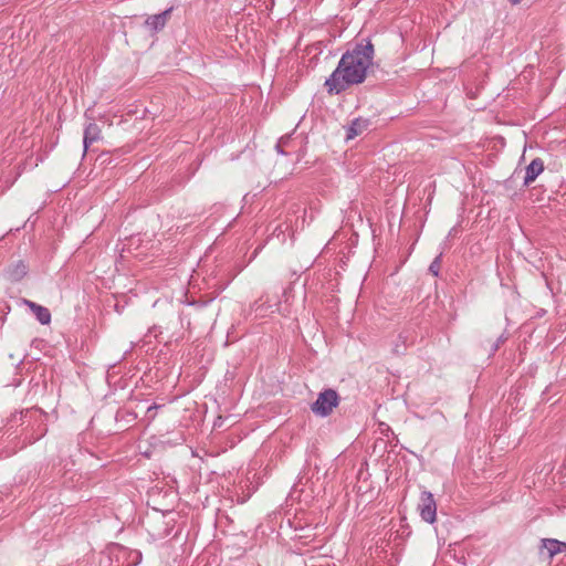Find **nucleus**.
I'll list each match as a JSON object with an SVG mask.
<instances>
[{
	"instance_id": "6e6552de",
	"label": "nucleus",
	"mask_w": 566,
	"mask_h": 566,
	"mask_svg": "<svg viewBox=\"0 0 566 566\" xmlns=\"http://www.w3.org/2000/svg\"><path fill=\"white\" fill-rule=\"evenodd\" d=\"M24 303L30 307L42 325H46L51 322V313L46 307L28 300H24Z\"/></svg>"
},
{
	"instance_id": "7ed1b4c3",
	"label": "nucleus",
	"mask_w": 566,
	"mask_h": 566,
	"mask_svg": "<svg viewBox=\"0 0 566 566\" xmlns=\"http://www.w3.org/2000/svg\"><path fill=\"white\" fill-rule=\"evenodd\" d=\"M421 518L427 523H433L437 516V504L431 492L423 491L418 505Z\"/></svg>"
},
{
	"instance_id": "f8f14e48",
	"label": "nucleus",
	"mask_w": 566,
	"mask_h": 566,
	"mask_svg": "<svg viewBox=\"0 0 566 566\" xmlns=\"http://www.w3.org/2000/svg\"><path fill=\"white\" fill-rule=\"evenodd\" d=\"M277 513H273L272 515H269L268 517V521H266V524H268V527L271 528L272 531H274V527H273V524H277Z\"/></svg>"
},
{
	"instance_id": "1a4fd4ad",
	"label": "nucleus",
	"mask_w": 566,
	"mask_h": 566,
	"mask_svg": "<svg viewBox=\"0 0 566 566\" xmlns=\"http://www.w3.org/2000/svg\"><path fill=\"white\" fill-rule=\"evenodd\" d=\"M28 273V266L23 261H18L7 270L8 277L13 282L21 281Z\"/></svg>"
},
{
	"instance_id": "a211bd4d",
	"label": "nucleus",
	"mask_w": 566,
	"mask_h": 566,
	"mask_svg": "<svg viewBox=\"0 0 566 566\" xmlns=\"http://www.w3.org/2000/svg\"><path fill=\"white\" fill-rule=\"evenodd\" d=\"M512 4H518L522 0H509Z\"/></svg>"
},
{
	"instance_id": "4468645a",
	"label": "nucleus",
	"mask_w": 566,
	"mask_h": 566,
	"mask_svg": "<svg viewBox=\"0 0 566 566\" xmlns=\"http://www.w3.org/2000/svg\"><path fill=\"white\" fill-rule=\"evenodd\" d=\"M158 408H160L159 405H151L147 408V415L149 416V418H154L155 417V413H151V412H155V410H157Z\"/></svg>"
},
{
	"instance_id": "9d476101",
	"label": "nucleus",
	"mask_w": 566,
	"mask_h": 566,
	"mask_svg": "<svg viewBox=\"0 0 566 566\" xmlns=\"http://www.w3.org/2000/svg\"><path fill=\"white\" fill-rule=\"evenodd\" d=\"M368 125H369V123L367 119L357 118V119L353 120V123L350 124V126L347 129L346 138L353 139L356 136L363 134L368 128Z\"/></svg>"
},
{
	"instance_id": "dca6fc26",
	"label": "nucleus",
	"mask_w": 566,
	"mask_h": 566,
	"mask_svg": "<svg viewBox=\"0 0 566 566\" xmlns=\"http://www.w3.org/2000/svg\"><path fill=\"white\" fill-rule=\"evenodd\" d=\"M289 527L291 528V531H292L293 533H295V532L298 530V526H297V525H294V523H293V522H291L290 520H289Z\"/></svg>"
},
{
	"instance_id": "423d86ee",
	"label": "nucleus",
	"mask_w": 566,
	"mask_h": 566,
	"mask_svg": "<svg viewBox=\"0 0 566 566\" xmlns=\"http://www.w3.org/2000/svg\"><path fill=\"white\" fill-rule=\"evenodd\" d=\"M544 170V163L541 158L533 159L526 167L524 185H531L537 176Z\"/></svg>"
},
{
	"instance_id": "f3484780",
	"label": "nucleus",
	"mask_w": 566,
	"mask_h": 566,
	"mask_svg": "<svg viewBox=\"0 0 566 566\" xmlns=\"http://www.w3.org/2000/svg\"><path fill=\"white\" fill-rule=\"evenodd\" d=\"M394 353L395 354H401L402 353V350L400 349L399 345H396V347L394 348Z\"/></svg>"
},
{
	"instance_id": "6ab92c4d",
	"label": "nucleus",
	"mask_w": 566,
	"mask_h": 566,
	"mask_svg": "<svg viewBox=\"0 0 566 566\" xmlns=\"http://www.w3.org/2000/svg\"><path fill=\"white\" fill-rule=\"evenodd\" d=\"M399 339H401L402 344H405V343H406V338H405V337H402V335H399Z\"/></svg>"
},
{
	"instance_id": "ddd939ff",
	"label": "nucleus",
	"mask_w": 566,
	"mask_h": 566,
	"mask_svg": "<svg viewBox=\"0 0 566 566\" xmlns=\"http://www.w3.org/2000/svg\"><path fill=\"white\" fill-rule=\"evenodd\" d=\"M503 342H504L503 336H500V337L497 338V340L492 345V347H491V354H494V353L499 349L500 345H501Z\"/></svg>"
},
{
	"instance_id": "0eeeda50",
	"label": "nucleus",
	"mask_w": 566,
	"mask_h": 566,
	"mask_svg": "<svg viewBox=\"0 0 566 566\" xmlns=\"http://www.w3.org/2000/svg\"><path fill=\"white\" fill-rule=\"evenodd\" d=\"M101 139V128L95 123H90L84 129L83 136V146L84 153L88 149V147Z\"/></svg>"
},
{
	"instance_id": "39448f33",
	"label": "nucleus",
	"mask_w": 566,
	"mask_h": 566,
	"mask_svg": "<svg viewBox=\"0 0 566 566\" xmlns=\"http://www.w3.org/2000/svg\"><path fill=\"white\" fill-rule=\"evenodd\" d=\"M562 551H566V543L554 538H544L541 541L539 555L546 559L553 558Z\"/></svg>"
},
{
	"instance_id": "f257e3e1",
	"label": "nucleus",
	"mask_w": 566,
	"mask_h": 566,
	"mask_svg": "<svg viewBox=\"0 0 566 566\" xmlns=\"http://www.w3.org/2000/svg\"><path fill=\"white\" fill-rule=\"evenodd\" d=\"M374 53V45L370 41L365 44L357 43L352 50L346 51L337 67L324 83L327 93L337 95L352 85L363 83L373 64Z\"/></svg>"
},
{
	"instance_id": "f03ea898",
	"label": "nucleus",
	"mask_w": 566,
	"mask_h": 566,
	"mask_svg": "<svg viewBox=\"0 0 566 566\" xmlns=\"http://www.w3.org/2000/svg\"><path fill=\"white\" fill-rule=\"evenodd\" d=\"M338 402V394L334 389H325L318 394L316 401L312 405V411L316 416L327 417L333 412Z\"/></svg>"
},
{
	"instance_id": "20e7f679",
	"label": "nucleus",
	"mask_w": 566,
	"mask_h": 566,
	"mask_svg": "<svg viewBox=\"0 0 566 566\" xmlns=\"http://www.w3.org/2000/svg\"><path fill=\"white\" fill-rule=\"evenodd\" d=\"M172 10H174V7H169L168 9L164 10L163 12H160L158 14L149 15L145 20L144 25L146 27L147 30H149L151 32L161 31L166 27L168 20L170 19Z\"/></svg>"
},
{
	"instance_id": "9b49d317",
	"label": "nucleus",
	"mask_w": 566,
	"mask_h": 566,
	"mask_svg": "<svg viewBox=\"0 0 566 566\" xmlns=\"http://www.w3.org/2000/svg\"><path fill=\"white\" fill-rule=\"evenodd\" d=\"M440 268H441V256H437L430 264L429 266V272L433 275V276H438L439 275V271H440Z\"/></svg>"
},
{
	"instance_id": "2eb2a0df",
	"label": "nucleus",
	"mask_w": 566,
	"mask_h": 566,
	"mask_svg": "<svg viewBox=\"0 0 566 566\" xmlns=\"http://www.w3.org/2000/svg\"><path fill=\"white\" fill-rule=\"evenodd\" d=\"M275 149L279 154L283 155V137H280L276 142Z\"/></svg>"
}]
</instances>
